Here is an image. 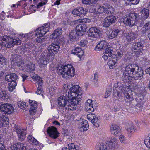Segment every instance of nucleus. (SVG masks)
I'll return each instance as SVG.
<instances>
[{
    "mask_svg": "<svg viewBox=\"0 0 150 150\" xmlns=\"http://www.w3.org/2000/svg\"><path fill=\"white\" fill-rule=\"evenodd\" d=\"M58 104L61 107H65L69 110L74 111L77 108L78 101L75 99H71L67 95L61 96L58 98Z\"/></svg>",
    "mask_w": 150,
    "mask_h": 150,
    "instance_id": "obj_1",
    "label": "nucleus"
},
{
    "mask_svg": "<svg viewBox=\"0 0 150 150\" xmlns=\"http://www.w3.org/2000/svg\"><path fill=\"white\" fill-rule=\"evenodd\" d=\"M57 71L59 75L66 79L74 77L75 74V68L70 64L62 65L58 67Z\"/></svg>",
    "mask_w": 150,
    "mask_h": 150,
    "instance_id": "obj_2",
    "label": "nucleus"
},
{
    "mask_svg": "<svg viewBox=\"0 0 150 150\" xmlns=\"http://www.w3.org/2000/svg\"><path fill=\"white\" fill-rule=\"evenodd\" d=\"M60 46L61 43L58 40H57L48 47L47 50L43 52L42 55L46 57L54 56L59 50Z\"/></svg>",
    "mask_w": 150,
    "mask_h": 150,
    "instance_id": "obj_3",
    "label": "nucleus"
},
{
    "mask_svg": "<svg viewBox=\"0 0 150 150\" xmlns=\"http://www.w3.org/2000/svg\"><path fill=\"white\" fill-rule=\"evenodd\" d=\"M21 41L19 39H16L11 38L10 37L4 35L0 40V46L10 48L15 45H19Z\"/></svg>",
    "mask_w": 150,
    "mask_h": 150,
    "instance_id": "obj_4",
    "label": "nucleus"
},
{
    "mask_svg": "<svg viewBox=\"0 0 150 150\" xmlns=\"http://www.w3.org/2000/svg\"><path fill=\"white\" fill-rule=\"evenodd\" d=\"M146 44L143 40H140L138 42H133L132 45L131 50L137 55H142L144 50L146 48Z\"/></svg>",
    "mask_w": 150,
    "mask_h": 150,
    "instance_id": "obj_5",
    "label": "nucleus"
},
{
    "mask_svg": "<svg viewBox=\"0 0 150 150\" xmlns=\"http://www.w3.org/2000/svg\"><path fill=\"white\" fill-rule=\"evenodd\" d=\"M11 64L13 67L18 66L22 68L24 64V60L23 57L20 55L13 54H11L10 59Z\"/></svg>",
    "mask_w": 150,
    "mask_h": 150,
    "instance_id": "obj_6",
    "label": "nucleus"
},
{
    "mask_svg": "<svg viewBox=\"0 0 150 150\" xmlns=\"http://www.w3.org/2000/svg\"><path fill=\"white\" fill-rule=\"evenodd\" d=\"M138 16L137 13H131L124 18L123 22L126 26L132 27L135 24Z\"/></svg>",
    "mask_w": 150,
    "mask_h": 150,
    "instance_id": "obj_7",
    "label": "nucleus"
},
{
    "mask_svg": "<svg viewBox=\"0 0 150 150\" xmlns=\"http://www.w3.org/2000/svg\"><path fill=\"white\" fill-rule=\"evenodd\" d=\"M50 25V24L47 23L45 26L36 29L35 31L36 36L38 38H39L40 39V37H43L49 31Z\"/></svg>",
    "mask_w": 150,
    "mask_h": 150,
    "instance_id": "obj_8",
    "label": "nucleus"
},
{
    "mask_svg": "<svg viewBox=\"0 0 150 150\" xmlns=\"http://www.w3.org/2000/svg\"><path fill=\"white\" fill-rule=\"evenodd\" d=\"M138 69V66L135 64H129L126 66L125 72V73L130 75V76L133 77L135 71Z\"/></svg>",
    "mask_w": 150,
    "mask_h": 150,
    "instance_id": "obj_9",
    "label": "nucleus"
},
{
    "mask_svg": "<svg viewBox=\"0 0 150 150\" xmlns=\"http://www.w3.org/2000/svg\"><path fill=\"white\" fill-rule=\"evenodd\" d=\"M88 36L89 37L100 38L102 36L100 31L97 28L92 27L87 31Z\"/></svg>",
    "mask_w": 150,
    "mask_h": 150,
    "instance_id": "obj_10",
    "label": "nucleus"
},
{
    "mask_svg": "<svg viewBox=\"0 0 150 150\" xmlns=\"http://www.w3.org/2000/svg\"><path fill=\"white\" fill-rule=\"evenodd\" d=\"M81 90V88L78 85H74L71 87L68 92V94L67 95L70 98V99H74V97L76 96V94L78 93H80Z\"/></svg>",
    "mask_w": 150,
    "mask_h": 150,
    "instance_id": "obj_11",
    "label": "nucleus"
},
{
    "mask_svg": "<svg viewBox=\"0 0 150 150\" xmlns=\"http://www.w3.org/2000/svg\"><path fill=\"white\" fill-rule=\"evenodd\" d=\"M0 109L1 111L5 113L9 114L13 112L14 108L11 104L6 103L1 105Z\"/></svg>",
    "mask_w": 150,
    "mask_h": 150,
    "instance_id": "obj_12",
    "label": "nucleus"
},
{
    "mask_svg": "<svg viewBox=\"0 0 150 150\" xmlns=\"http://www.w3.org/2000/svg\"><path fill=\"white\" fill-rule=\"evenodd\" d=\"M87 118L93 124L95 127H98L100 125V122L98 119V117L94 114H89L88 115Z\"/></svg>",
    "mask_w": 150,
    "mask_h": 150,
    "instance_id": "obj_13",
    "label": "nucleus"
},
{
    "mask_svg": "<svg viewBox=\"0 0 150 150\" xmlns=\"http://www.w3.org/2000/svg\"><path fill=\"white\" fill-rule=\"evenodd\" d=\"M116 19V17L113 15L107 16L103 21V26L106 28L109 27L112 24L115 23Z\"/></svg>",
    "mask_w": 150,
    "mask_h": 150,
    "instance_id": "obj_14",
    "label": "nucleus"
},
{
    "mask_svg": "<svg viewBox=\"0 0 150 150\" xmlns=\"http://www.w3.org/2000/svg\"><path fill=\"white\" fill-rule=\"evenodd\" d=\"M108 43L105 40H102L100 41L96 46L95 50L96 51H100L104 50L105 51L108 48H109L108 47Z\"/></svg>",
    "mask_w": 150,
    "mask_h": 150,
    "instance_id": "obj_15",
    "label": "nucleus"
},
{
    "mask_svg": "<svg viewBox=\"0 0 150 150\" xmlns=\"http://www.w3.org/2000/svg\"><path fill=\"white\" fill-rule=\"evenodd\" d=\"M47 131L50 136L52 138L56 139L59 136V133L57 130V128L54 126L48 127Z\"/></svg>",
    "mask_w": 150,
    "mask_h": 150,
    "instance_id": "obj_16",
    "label": "nucleus"
},
{
    "mask_svg": "<svg viewBox=\"0 0 150 150\" xmlns=\"http://www.w3.org/2000/svg\"><path fill=\"white\" fill-rule=\"evenodd\" d=\"M113 11V8L111 6L105 8L104 6H100L98 9L97 12L100 14L104 13L105 14H109Z\"/></svg>",
    "mask_w": 150,
    "mask_h": 150,
    "instance_id": "obj_17",
    "label": "nucleus"
},
{
    "mask_svg": "<svg viewBox=\"0 0 150 150\" xmlns=\"http://www.w3.org/2000/svg\"><path fill=\"white\" fill-rule=\"evenodd\" d=\"M87 26L84 24H80L78 25L76 27V30L78 32L79 36H82L86 32Z\"/></svg>",
    "mask_w": 150,
    "mask_h": 150,
    "instance_id": "obj_18",
    "label": "nucleus"
},
{
    "mask_svg": "<svg viewBox=\"0 0 150 150\" xmlns=\"http://www.w3.org/2000/svg\"><path fill=\"white\" fill-rule=\"evenodd\" d=\"M14 130L16 132L19 138V140H23L25 137V132L21 129L20 126L17 125H15Z\"/></svg>",
    "mask_w": 150,
    "mask_h": 150,
    "instance_id": "obj_19",
    "label": "nucleus"
},
{
    "mask_svg": "<svg viewBox=\"0 0 150 150\" xmlns=\"http://www.w3.org/2000/svg\"><path fill=\"white\" fill-rule=\"evenodd\" d=\"M80 125L79 129L81 132L87 130L89 126L88 122L84 119L80 118L79 120Z\"/></svg>",
    "mask_w": 150,
    "mask_h": 150,
    "instance_id": "obj_20",
    "label": "nucleus"
},
{
    "mask_svg": "<svg viewBox=\"0 0 150 150\" xmlns=\"http://www.w3.org/2000/svg\"><path fill=\"white\" fill-rule=\"evenodd\" d=\"M11 148L12 150H27L28 149L26 144L21 143L13 145Z\"/></svg>",
    "mask_w": 150,
    "mask_h": 150,
    "instance_id": "obj_21",
    "label": "nucleus"
},
{
    "mask_svg": "<svg viewBox=\"0 0 150 150\" xmlns=\"http://www.w3.org/2000/svg\"><path fill=\"white\" fill-rule=\"evenodd\" d=\"M110 130L111 134L114 135L119 134L121 132V129L119 127L115 124L111 125Z\"/></svg>",
    "mask_w": 150,
    "mask_h": 150,
    "instance_id": "obj_22",
    "label": "nucleus"
},
{
    "mask_svg": "<svg viewBox=\"0 0 150 150\" xmlns=\"http://www.w3.org/2000/svg\"><path fill=\"white\" fill-rule=\"evenodd\" d=\"M125 128L128 132V134H130L135 132L134 126L132 122L129 121L127 122L125 124Z\"/></svg>",
    "mask_w": 150,
    "mask_h": 150,
    "instance_id": "obj_23",
    "label": "nucleus"
},
{
    "mask_svg": "<svg viewBox=\"0 0 150 150\" xmlns=\"http://www.w3.org/2000/svg\"><path fill=\"white\" fill-rule=\"evenodd\" d=\"M5 78V80L9 82L16 81L18 79L17 75L15 73H11L6 75Z\"/></svg>",
    "mask_w": 150,
    "mask_h": 150,
    "instance_id": "obj_24",
    "label": "nucleus"
},
{
    "mask_svg": "<svg viewBox=\"0 0 150 150\" xmlns=\"http://www.w3.org/2000/svg\"><path fill=\"white\" fill-rule=\"evenodd\" d=\"M125 88H124L123 86H121L118 88L119 91H117L116 90H114L113 92V96L116 97L117 98H120L122 93H124Z\"/></svg>",
    "mask_w": 150,
    "mask_h": 150,
    "instance_id": "obj_25",
    "label": "nucleus"
},
{
    "mask_svg": "<svg viewBox=\"0 0 150 150\" xmlns=\"http://www.w3.org/2000/svg\"><path fill=\"white\" fill-rule=\"evenodd\" d=\"M76 30H73L70 32L69 35L70 41L72 42L78 39L79 35Z\"/></svg>",
    "mask_w": 150,
    "mask_h": 150,
    "instance_id": "obj_26",
    "label": "nucleus"
},
{
    "mask_svg": "<svg viewBox=\"0 0 150 150\" xmlns=\"http://www.w3.org/2000/svg\"><path fill=\"white\" fill-rule=\"evenodd\" d=\"M62 32V30L61 28H58L56 29L53 33L50 36L51 39H56L61 35Z\"/></svg>",
    "mask_w": 150,
    "mask_h": 150,
    "instance_id": "obj_27",
    "label": "nucleus"
},
{
    "mask_svg": "<svg viewBox=\"0 0 150 150\" xmlns=\"http://www.w3.org/2000/svg\"><path fill=\"white\" fill-rule=\"evenodd\" d=\"M134 74V79L135 80H137L140 78H141L142 77L144 74V71L142 69H139V67L138 66V69L137 71H135Z\"/></svg>",
    "mask_w": 150,
    "mask_h": 150,
    "instance_id": "obj_28",
    "label": "nucleus"
},
{
    "mask_svg": "<svg viewBox=\"0 0 150 150\" xmlns=\"http://www.w3.org/2000/svg\"><path fill=\"white\" fill-rule=\"evenodd\" d=\"M113 48L111 47H110L109 48L105 51L104 54L102 56V58L105 60H106L108 57H111L112 56V53L113 52Z\"/></svg>",
    "mask_w": 150,
    "mask_h": 150,
    "instance_id": "obj_29",
    "label": "nucleus"
},
{
    "mask_svg": "<svg viewBox=\"0 0 150 150\" xmlns=\"http://www.w3.org/2000/svg\"><path fill=\"white\" fill-rule=\"evenodd\" d=\"M72 53L76 55L79 58L83 54V51L80 47H76L74 49L72 50Z\"/></svg>",
    "mask_w": 150,
    "mask_h": 150,
    "instance_id": "obj_30",
    "label": "nucleus"
},
{
    "mask_svg": "<svg viewBox=\"0 0 150 150\" xmlns=\"http://www.w3.org/2000/svg\"><path fill=\"white\" fill-rule=\"evenodd\" d=\"M120 32L118 29H114L110 34L107 35V37L109 39H112L117 37Z\"/></svg>",
    "mask_w": 150,
    "mask_h": 150,
    "instance_id": "obj_31",
    "label": "nucleus"
},
{
    "mask_svg": "<svg viewBox=\"0 0 150 150\" xmlns=\"http://www.w3.org/2000/svg\"><path fill=\"white\" fill-rule=\"evenodd\" d=\"M109 146L111 149L117 148L118 146L117 140L115 138H113L109 142Z\"/></svg>",
    "mask_w": 150,
    "mask_h": 150,
    "instance_id": "obj_32",
    "label": "nucleus"
},
{
    "mask_svg": "<svg viewBox=\"0 0 150 150\" xmlns=\"http://www.w3.org/2000/svg\"><path fill=\"white\" fill-rule=\"evenodd\" d=\"M92 102V101L90 100H88L86 103V109L89 113L91 112L94 110V108L93 106V104L91 103Z\"/></svg>",
    "mask_w": 150,
    "mask_h": 150,
    "instance_id": "obj_33",
    "label": "nucleus"
},
{
    "mask_svg": "<svg viewBox=\"0 0 150 150\" xmlns=\"http://www.w3.org/2000/svg\"><path fill=\"white\" fill-rule=\"evenodd\" d=\"M22 47L23 48L24 51H30L31 52L35 49L34 45L32 43L26 44L25 46H23Z\"/></svg>",
    "mask_w": 150,
    "mask_h": 150,
    "instance_id": "obj_34",
    "label": "nucleus"
},
{
    "mask_svg": "<svg viewBox=\"0 0 150 150\" xmlns=\"http://www.w3.org/2000/svg\"><path fill=\"white\" fill-rule=\"evenodd\" d=\"M33 106L30 107V108L29 112L31 115H33L35 113L36 110L37 109L38 102L33 101Z\"/></svg>",
    "mask_w": 150,
    "mask_h": 150,
    "instance_id": "obj_35",
    "label": "nucleus"
},
{
    "mask_svg": "<svg viewBox=\"0 0 150 150\" xmlns=\"http://www.w3.org/2000/svg\"><path fill=\"white\" fill-rule=\"evenodd\" d=\"M127 35L129 37L128 38L130 41H133L135 40L138 36V34L137 33L131 32L127 34Z\"/></svg>",
    "mask_w": 150,
    "mask_h": 150,
    "instance_id": "obj_36",
    "label": "nucleus"
},
{
    "mask_svg": "<svg viewBox=\"0 0 150 150\" xmlns=\"http://www.w3.org/2000/svg\"><path fill=\"white\" fill-rule=\"evenodd\" d=\"M17 86L16 81L10 82L8 84V90L10 92H12L15 89Z\"/></svg>",
    "mask_w": 150,
    "mask_h": 150,
    "instance_id": "obj_37",
    "label": "nucleus"
},
{
    "mask_svg": "<svg viewBox=\"0 0 150 150\" xmlns=\"http://www.w3.org/2000/svg\"><path fill=\"white\" fill-rule=\"evenodd\" d=\"M96 148V150H108L106 145L103 143L97 144Z\"/></svg>",
    "mask_w": 150,
    "mask_h": 150,
    "instance_id": "obj_38",
    "label": "nucleus"
},
{
    "mask_svg": "<svg viewBox=\"0 0 150 150\" xmlns=\"http://www.w3.org/2000/svg\"><path fill=\"white\" fill-rule=\"evenodd\" d=\"M142 16L144 19H146L149 16V10L147 9H143L142 11Z\"/></svg>",
    "mask_w": 150,
    "mask_h": 150,
    "instance_id": "obj_39",
    "label": "nucleus"
},
{
    "mask_svg": "<svg viewBox=\"0 0 150 150\" xmlns=\"http://www.w3.org/2000/svg\"><path fill=\"white\" fill-rule=\"evenodd\" d=\"M28 142L30 144L36 145L38 144V142L31 135H29L28 136Z\"/></svg>",
    "mask_w": 150,
    "mask_h": 150,
    "instance_id": "obj_40",
    "label": "nucleus"
},
{
    "mask_svg": "<svg viewBox=\"0 0 150 150\" xmlns=\"http://www.w3.org/2000/svg\"><path fill=\"white\" fill-rule=\"evenodd\" d=\"M35 64L31 62H29L27 66V69L28 72H31L35 70Z\"/></svg>",
    "mask_w": 150,
    "mask_h": 150,
    "instance_id": "obj_41",
    "label": "nucleus"
},
{
    "mask_svg": "<svg viewBox=\"0 0 150 150\" xmlns=\"http://www.w3.org/2000/svg\"><path fill=\"white\" fill-rule=\"evenodd\" d=\"M79 11L80 17H82L87 13L88 10L86 8L82 7H79Z\"/></svg>",
    "mask_w": 150,
    "mask_h": 150,
    "instance_id": "obj_42",
    "label": "nucleus"
},
{
    "mask_svg": "<svg viewBox=\"0 0 150 150\" xmlns=\"http://www.w3.org/2000/svg\"><path fill=\"white\" fill-rule=\"evenodd\" d=\"M6 59L4 57H1L0 58V67H3L7 64Z\"/></svg>",
    "mask_w": 150,
    "mask_h": 150,
    "instance_id": "obj_43",
    "label": "nucleus"
},
{
    "mask_svg": "<svg viewBox=\"0 0 150 150\" xmlns=\"http://www.w3.org/2000/svg\"><path fill=\"white\" fill-rule=\"evenodd\" d=\"M144 22L142 20H138L137 21L135 22V24L134 25L137 26V29L139 27H142L144 25Z\"/></svg>",
    "mask_w": 150,
    "mask_h": 150,
    "instance_id": "obj_44",
    "label": "nucleus"
},
{
    "mask_svg": "<svg viewBox=\"0 0 150 150\" xmlns=\"http://www.w3.org/2000/svg\"><path fill=\"white\" fill-rule=\"evenodd\" d=\"M70 150H79V148L78 146H76L73 143L69 144L68 145Z\"/></svg>",
    "mask_w": 150,
    "mask_h": 150,
    "instance_id": "obj_45",
    "label": "nucleus"
},
{
    "mask_svg": "<svg viewBox=\"0 0 150 150\" xmlns=\"http://www.w3.org/2000/svg\"><path fill=\"white\" fill-rule=\"evenodd\" d=\"M0 118L1 119L5 125H7L9 123V119L6 117L4 116L3 115H0Z\"/></svg>",
    "mask_w": 150,
    "mask_h": 150,
    "instance_id": "obj_46",
    "label": "nucleus"
},
{
    "mask_svg": "<svg viewBox=\"0 0 150 150\" xmlns=\"http://www.w3.org/2000/svg\"><path fill=\"white\" fill-rule=\"evenodd\" d=\"M1 99L5 101H6L8 98V94H7L6 92H3L1 94Z\"/></svg>",
    "mask_w": 150,
    "mask_h": 150,
    "instance_id": "obj_47",
    "label": "nucleus"
},
{
    "mask_svg": "<svg viewBox=\"0 0 150 150\" xmlns=\"http://www.w3.org/2000/svg\"><path fill=\"white\" fill-rule=\"evenodd\" d=\"M116 63L114 62L113 60H112L110 58H109V61L107 62L108 65L109 66L110 69H112L113 68V66L115 67V65Z\"/></svg>",
    "mask_w": 150,
    "mask_h": 150,
    "instance_id": "obj_48",
    "label": "nucleus"
},
{
    "mask_svg": "<svg viewBox=\"0 0 150 150\" xmlns=\"http://www.w3.org/2000/svg\"><path fill=\"white\" fill-rule=\"evenodd\" d=\"M77 21L80 23H88L91 22V20L88 18H84L81 19H79V20H77Z\"/></svg>",
    "mask_w": 150,
    "mask_h": 150,
    "instance_id": "obj_49",
    "label": "nucleus"
},
{
    "mask_svg": "<svg viewBox=\"0 0 150 150\" xmlns=\"http://www.w3.org/2000/svg\"><path fill=\"white\" fill-rule=\"evenodd\" d=\"M124 94L125 95V96L126 98L127 99V100H126V101L127 100V101L129 102L133 100L132 97L131 96L129 93H124Z\"/></svg>",
    "mask_w": 150,
    "mask_h": 150,
    "instance_id": "obj_50",
    "label": "nucleus"
},
{
    "mask_svg": "<svg viewBox=\"0 0 150 150\" xmlns=\"http://www.w3.org/2000/svg\"><path fill=\"white\" fill-rule=\"evenodd\" d=\"M40 63L44 65H46L47 64V61L45 58L41 57L39 59Z\"/></svg>",
    "mask_w": 150,
    "mask_h": 150,
    "instance_id": "obj_51",
    "label": "nucleus"
},
{
    "mask_svg": "<svg viewBox=\"0 0 150 150\" xmlns=\"http://www.w3.org/2000/svg\"><path fill=\"white\" fill-rule=\"evenodd\" d=\"M72 13L74 15L75 17L79 16L80 17V13L79 10V8L74 10Z\"/></svg>",
    "mask_w": 150,
    "mask_h": 150,
    "instance_id": "obj_52",
    "label": "nucleus"
},
{
    "mask_svg": "<svg viewBox=\"0 0 150 150\" xmlns=\"http://www.w3.org/2000/svg\"><path fill=\"white\" fill-rule=\"evenodd\" d=\"M117 54L115 55H117V58H118V59H119L123 56V52L122 50H117Z\"/></svg>",
    "mask_w": 150,
    "mask_h": 150,
    "instance_id": "obj_53",
    "label": "nucleus"
},
{
    "mask_svg": "<svg viewBox=\"0 0 150 150\" xmlns=\"http://www.w3.org/2000/svg\"><path fill=\"white\" fill-rule=\"evenodd\" d=\"M112 60H113L114 62H115L116 63L117 62V61L118 59V58H117V55L113 54L109 58Z\"/></svg>",
    "mask_w": 150,
    "mask_h": 150,
    "instance_id": "obj_54",
    "label": "nucleus"
},
{
    "mask_svg": "<svg viewBox=\"0 0 150 150\" xmlns=\"http://www.w3.org/2000/svg\"><path fill=\"white\" fill-rule=\"evenodd\" d=\"M87 42L86 40H82L81 41L79 45L82 47H86Z\"/></svg>",
    "mask_w": 150,
    "mask_h": 150,
    "instance_id": "obj_55",
    "label": "nucleus"
},
{
    "mask_svg": "<svg viewBox=\"0 0 150 150\" xmlns=\"http://www.w3.org/2000/svg\"><path fill=\"white\" fill-rule=\"evenodd\" d=\"M149 31L147 30L144 27H143L141 30L140 33L141 34L145 35H146L147 33H148Z\"/></svg>",
    "mask_w": 150,
    "mask_h": 150,
    "instance_id": "obj_56",
    "label": "nucleus"
},
{
    "mask_svg": "<svg viewBox=\"0 0 150 150\" xmlns=\"http://www.w3.org/2000/svg\"><path fill=\"white\" fill-rule=\"evenodd\" d=\"M149 139H146L144 141V143L146 145L147 147L150 148V137Z\"/></svg>",
    "mask_w": 150,
    "mask_h": 150,
    "instance_id": "obj_57",
    "label": "nucleus"
},
{
    "mask_svg": "<svg viewBox=\"0 0 150 150\" xmlns=\"http://www.w3.org/2000/svg\"><path fill=\"white\" fill-rule=\"evenodd\" d=\"M125 73V71H124V72L123 73V75L122 77V79L123 80H127L128 78H129V77L130 76V75L127 74H126Z\"/></svg>",
    "mask_w": 150,
    "mask_h": 150,
    "instance_id": "obj_58",
    "label": "nucleus"
},
{
    "mask_svg": "<svg viewBox=\"0 0 150 150\" xmlns=\"http://www.w3.org/2000/svg\"><path fill=\"white\" fill-rule=\"evenodd\" d=\"M45 1V2L39 3L37 6V8H39L40 7L44 5H45L47 2V0H44Z\"/></svg>",
    "mask_w": 150,
    "mask_h": 150,
    "instance_id": "obj_59",
    "label": "nucleus"
},
{
    "mask_svg": "<svg viewBox=\"0 0 150 150\" xmlns=\"http://www.w3.org/2000/svg\"><path fill=\"white\" fill-rule=\"evenodd\" d=\"M119 139L121 142L124 143L125 141V137L123 135H120L119 137Z\"/></svg>",
    "mask_w": 150,
    "mask_h": 150,
    "instance_id": "obj_60",
    "label": "nucleus"
},
{
    "mask_svg": "<svg viewBox=\"0 0 150 150\" xmlns=\"http://www.w3.org/2000/svg\"><path fill=\"white\" fill-rule=\"evenodd\" d=\"M144 27L146 29H147V30L149 31V30L150 29V22H148L146 23L144 25Z\"/></svg>",
    "mask_w": 150,
    "mask_h": 150,
    "instance_id": "obj_61",
    "label": "nucleus"
},
{
    "mask_svg": "<svg viewBox=\"0 0 150 150\" xmlns=\"http://www.w3.org/2000/svg\"><path fill=\"white\" fill-rule=\"evenodd\" d=\"M62 133L64 136H66L69 134V132L67 129H63L62 131Z\"/></svg>",
    "mask_w": 150,
    "mask_h": 150,
    "instance_id": "obj_62",
    "label": "nucleus"
},
{
    "mask_svg": "<svg viewBox=\"0 0 150 150\" xmlns=\"http://www.w3.org/2000/svg\"><path fill=\"white\" fill-rule=\"evenodd\" d=\"M139 1L140 0H130V1L132 2V4L134 5L138 4Z\"/></svg>",
    "mask_w": 150,
    "mask_h": 150,
    "instance_id": "obj_63",
    "label": "nucleus"
},
{
    "mask_svg": "<svg viewBox=\"0 0 150 150\" xmlns=\"http://www.w3.org/2000/svg\"><path fill=\"white\" fill-rule=\"evenodd\" d=\"M82 3L85 4H91V0H82Z\"/></svg>",
    "mask_w": 150,
    "mask_h": 150,
    "instance_id": "obj_64",
    "label": "nucleus"
}]
</instances>
